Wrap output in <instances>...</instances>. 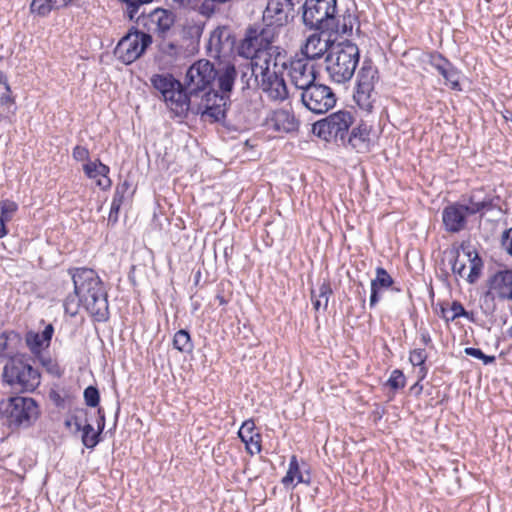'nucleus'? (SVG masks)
Returning <instances> with one entry per match:
<instances>
[{"mask_svg":"<svg viewBox=\"0 0 512 512\" xmlns=\"http://www.w3.org/2000/svg\"><path fill=\"white\" fill-rule=\"evenodd\" d=\"M333 289L329 278H324L318 287V297L323 302V311L326 312L328 309V303L330 297L333 295Z\"/></svg>","mask_w":512,"mask_h":512,"instance_id":"45","label":"nucleus"},{"mask_svg":"<svg viewBox=\"0 0 512 512\" xmlns=\"http://www.w3.org/2000/svg\"><path fill=\"white\" fill-rule=\"evenodd\" d=\"M149 19L156 25L155 33L157 37H164L168 36L173 27L176 15L171 10L156 8L149 14Z\"/></svg>","mask_w":512,"mask_h":512,"instance_id":"28","label":"nucleus"},{"mask_svg":"<svg viewBox=\"0 0 512 512\" xmlns=\"http://www.w3.org/2000/svg\"><path fill=\"white\" fill-rule=\"evenodd\" d=\"M54 10H57V5L53 0H32L30 3V12L42 18L47 17Z\"/></svg>","mask_w":512,"mask_h":512,"instance_id":"39","label":"nucleus"},{"mask_svg":"<svg viewBox=\"0 0 512 512\" xmlns=\"http://www.w3.org/2000/svg\"><path fill=\"white\" fill-rule=\"evenodd\" d=\"M172 346L182 354L190 355L194 351V343L188 329H179L173 336Z\"/></svg>","mask_w":512,"mask_h":512,"instance_id":"34","label":"nucleus"},{"mask_svg":"<svg viewBox=\"0 0 512 512\" xmlns=\"http://www.w3.org/2000/svg\"><path fill=\"white\" fill-rule=\"evenodd\" d=\"M216 3H218V0H204L199 6L200 14L206 17L213 15L217 10Z\"/></svg>","mask_w":512,"mask_h":512,"instance_id":"53","label":"nucleus"},{"mask_svg":"<svg viewBox=\"0 0 512 512\" xmlns=\"http://www.w3.org/2000/svg\"><path fill=\"white\" fill-rule=\"evenodd\" d=\"M355 22H358L357 16H355V15L351 14L349 11H347L342 16V21H340L337 18V27L333 28L331 30H328V32H336V33L342 34V35H351Z\"/></svg>","mask_w":512,"mask_h":512,"instance_id":"38","label":"nucleus"},{"mask_svg":"<svg viewBox=\"0 0 512 512\" xmlns=\"http://www.w3.org/2000/svg\"><path fill=\"white\" fill-rule=\"evenodd\" d=\"M442 226L447 233L457 234L465 230L468 226V219L474 216V213L467 202L461 201L449 202L442 209Z\"/></svg>","mask_w":512,"mask_h":512,"instance_id":"16","label":"nucleus"},{"mask_svg":"<svg viewBox=\"0 0 512 512\" xmlns=\"http://www.w3.org/2000/svg\"><path fill=\"white\" fill-rule=\"evenodd\" d=\"M501 247L512 257V227L503 231L501 235Z\"/></svg>","mask_w":512,"mask_h":512,"instance_id":"52","label":"nucleus"},{"mask_svg":"<svg viewBox=\"0 0 512 512\" xmlns=\"http://www.w3.org/2000/svg\"><path fill=\"white\" fill-rule=\"evenodd\" d=\"M372 132V125L361 120L357 125L347 131L345 140L342 141L341 145L346 148H351L358 153L369 152L373 146V140L371 138Z\"/></svg>","mask_w":512,"mask_h":512,"instance_id":"18","label":"nucleus"},{"mask_svg":"<svg viewBox=\"0 0 512 512\" xmlns=\"http://www.w3.org/2000/svg\"><path fill=\"white\" fill-rule=\"evenodd\" d=\"M53 334L54 326L52 324L46 325L41 333L28 331L25 335V342L30 352L35 357L42 355L43 348L50 346Z\"/></svg>","mask_w":512,"mask_h":512,"instance_id":"25","label":"nucleus"},{"mask_svg":"<svg viewBox=\"0 0 512 512\" xmlns=\"http://www.w3.org/2000/svg\"><path fill=\"white\" fill-rule=\"evenodd\" d=\"M20 341L21 336L18 332L14 330H5L0 334V357L6 358L8 360V356H12L13 354L6 353L8 349L9 341Z\"/></svg>","mask_w":512,"mask_h":512,"instance_id":"43","label":"nucleus"},{"mask_svg":"<svg viewBox=\"0 0 512 512\" xmlns=\"http://www.w3.org/2000/svg\"><path fill=\"white\" fill-rule=\"evenodd\" d=\"M293 5L292 0H268L263 21L284 27L289 21V12Z\"/></svg>","mask_w":512,"mask_h":512,"instance_id":"22","label":"nucleus"},{"mask_svg":"<svg viewBox=\"0 0 512 512\" xmlns=\"http://www.w3.org/2000/svg\"><path fill=\"white\" fill-rule=\"evenodd\" d=\"M450 311L452 312L450 320L454 321L457 318H466L470 321L474 320L473 312L467 311L460 301L454 300L451 303Z\"/></svg>","mask_w":512,"mask_h":512,"instance_id":"47","label":"nucleus"},{"mask_svg":"<svg viewBox=\"0 0 512 512\" xmlns=\"http://www.w3.org/2000/svg\"><path fill=\"white\" fill-rule=\"evenodd\" d=\"M484 293V303L499 301L512 302V268L503 267L489 275Z\"/></svg>","mask_w":512,"mask_h":512,"instance_id":"14","label":"nucleus"},{"mask_svg":"<svg viewBox=\"0 0 512 512\" xmlns=\"http://www.w3.org/2000/svg\"><path fill=\"white\" fill-rule=\"evenodd\" d=\"M462 199L469 204L474 215H479L481 218L492 211L504 213L502 208L504 201L495 186L474 188L468 194L462 195Z\"/></svg>","mask_w":512,"mask_h":512,"instance_id":"11","label":"nucleus"},{"mask_svg":"<svg viewBox=\"0 0 512 512\" xmlns=\"http://www.w3.org/2000/svg\"><path fill=\"white\" fill-rule=\"evenodd\" d=\"M427 58V63L430 66H432L436 71L450 62V60L447 57H445L442 53L438 51H431L427 53Z\"/></svg>","mask_w":512,"mask_h":512,"instance_id":"49","label":"nucleus"},{"mask_svg":"<svg viewBox=\"0 0 512 512\" xmlns=\"http://www.w3.org/2000/svg\"><path fill=\"white\" fill-rule=\"evenodd\" d=\"M97 167H98V159H96L95 161L88 160L83 165L84 174L89 179H95L97 176H100V174H98V168Z\"/></svg>","mask_w":512,"mask_h":512,"instance_id":"57","label":"nucleus"},{"mask_svg":"<svg viewBox=\"0 0 512 512\" xmlns=\"http://www.w3.org/2000/svg\"><path fill=\"white\" fill-rule=\"evenodd\" d=\"M420 340L424 346H429L432 343L431 336L427 330L421 331Z\"/></svg>","mask_w":512,"mask_h":512,"instance_id":"63","label":"nucleus"},{"mask_svg":"<svg viewBox=\"0 0 512 512\" xmlns=\"http://www.w3.org/2000/svg\"><path fill=\"white\" fill-rule=\"evenodd\" d=\"M40 413L38 402L31 397L17 394L0 401V415L12 431L32 427Z\"/></svg>","mask_w":512,"mask_h":512,"instance_id":"4","label":"nucleus"},{"mask_svg":"<svg viewBox=\"0 0 512 512\" xmlns=\"http://www.w3.org/2000/svg\"><path fill=\"white\" fill-rule=\"evenodd\" d=\"M67 273L74 290L64 299L65 313L75 317L83 307L93 321L107 322L110 318L108 291L98 273L88 267H70Z\"/></svg>","mask_w":512,"mask_h":512,"instance_id":"1","label":"nucleus"},{"mask_svg":"<svg viewBox=\"0 0 512 512\" xmlns=\"http://www.w3.org/2000/svg\"><path fill=\"white\" fill-rule=\"evenodd\" d=\"M329 39H321V35H311L308 37L305 47L303 49L304 59L308 61L316 60L321 58L325 53L328 54L330 48Z\"/></svg>","mask_w":512,"mask_h":512,"instance_id":"29","label":"nucleus"},{"mask_svg":"<svg viewBox=\"0 0 512 512\" xmlns=\"http://www.w3.org/2000/svg\"><path fill=\"white\" fill-rule=\"evenodd\" d=\"M427 358H428V355H427L425 349L418 348V349H414L410 352L409 362L413 366L423 365V364H426Z\"/></svg>","mask_w":512,"mask_h":512,"instance_id":"51","label":"nucleus"},{"mask_svg":"<svg viewBox=\"0 0 512 512\" xmlns=\"http://www.w3.org/2000/svg\"><path fill=\"white\" fill-rule=\"evenodd\" d=\"M464 353L467 356L481 360L485 365L492 364L496 361V357L494 355H486L480 348L466 347L464 349Z\"/></svg>","mask_w":512,"mask_h":512,"instance_id":"48","label":"nucleus"},{"mask_svg":"<svg viewBox=\"0 0 512 512\" xmlns=\"http://www.w3.org/2000/svg\"><path fill=\"white\" fill-rule=\"evenodd\" d=\"M354 121L350 111L338 110L313 123L312 133L326 142L334 141L341 145Z\"/></svg>","mask_w":512,"mask_h":512,"instance_id":"8","label":"nucleus"},{"mask_svg":"<svg viewBox=\"0 0 512 512\" xmlns=\"http://www.w3.org/2000/svg\"><path fill=\"white\" fill-rule=\"evenodd\" d=\"M281 28V26L269 22H264L263 25L258 24V31L261 36L260 42L264 45L265 51L276 47L273 44L279 37Z\"/></svg>","mask_w":512,"mask_h":512,"instance_id":"35","label":"nucleus"},{"mask_svg":"<svg viewBox=\"0 0 512 512\" xmlns=\"http://www.w3.org/2000/svg\"><path fill=\"white\" fill-rule=\"evenodd\" d=\"M96 184L102 190H108V189H110V187L112 185V180L110 179V177H107V178H104L103 180L102 179L97 180Z\"/></svg>","mask_w":512,"mask_h":512,"instance_id":"62","label":"nucleus"},{"mask_svg":"<svg viewBox=\"0 0 512 512\" xmlns=\"http://www.w3.org/2000/svg\"><path fill=\"white\" fill-rule=\"evenodd\" d=\"M4 385L16 394L33 393L41 384V373L32 365V358L25 353L8 356L1 375Z\"/></svg>","mask_w":512,"mask_h":512,"instance_id":"2","label":"nucleus"},{"mask_svg":"<svg viewBox=\"0 0 512 512\" xmlns=\"http://www.w3.org/2000/svg\"><path fill=\"white\" fill-rule=\"evenodd\" d=\"M378 70L371 61H364L357 74L353 98L361 110L372 112L377 93L375 82L378 80Z\"/></svg>","mask_w":512,"mask_h":512,"instance_id":"10","label":"nucleus"},{"mask_svg":"<svg viewBox=\"0 0 512 512\" xmlns=\"http://www.w3.org/2000/svg\"><path fill=\"white\" fill-rule=\"evenodd\" d=\"M422 381L417 380L414 385L410 387V392L414 393L416 396L420 395L423 391Z\"/></svg>","mask_w":512,"mask_h":512,"instance_id":"64","label":"nucleus"},{"mask_svg":"<svg viewBox=\"0 0 512 512\" xmlns=\"http://www.w3.org/2000/svg\"><path fill=\"white\" fill-rule=\"evenodd\" d=\"M122 204L112 202L110 207V212L107 219V225L110 227H114L118 223L119 212Z\"/></svg>","mask_w":512,"mask_h":512,"instance_id":"55","label":"nucleus"},{"mask_svg":"<svg viewBox=\"0 0 512 512\" xmlns=\"http://www.w3.org/2000/svg\"><path fill=\"white\" fill-rule=\"evenodd\" d=\"M157 38V48L161 57H167L168 62L176 61L182 54L183 47L175 40L168 39V36Z\"/></svg>","mask_w":512,"mask_h":512,"instance_id":"32","label":"nucleus"},{"mask_svg":"<svg viewBox=\"0 0 512 512\" xmlns=\"http://www.w3.org/2000/svg\"><path fill=\"white\" fill-rule=\"evenodd\" d=\"M130 186L131 184L128 180L118 183L113 194L112 202L123 204L125 194L129 190Z\"/></svg>","mask_w":512,"mask_h":512,"instance_id":"50","label":"nucleus"},{"mask_svg":"<svg viewBox=\"0 0 512 512\" xmlns=\"http://www.w3.org/2000/svg\"><path fill=\"white\" fill-rule=\"evenodd\" d=\"M237 434L239 439L245 444V448L248 454L255 455L261 452L262 437L261 434L256 431V426L253 419L245 420Z\"/></svg>","mask_w":512,"mask_h":512,"instance_id":"23","label":"nucleus"},{"mask_svg":"<svg viewBox=\"0 0 512 512\" xmlns=\"http://www.w3.org/2000/svg\"><path fill=\"white\" fill-rule=\"evenodd\" d=\"M390 389L393 391H398L405 387L406 385V377L402 370L400 369H394L388 380L386 381V384Z\"/></svg>","mask_w":512,"mask_h":512,"instance_id":"44","label":"nucleus"},{"mask_svg":"<svg viewBox=\"0 0 512 512\" xmlns=\"http://www.w3.org/2000/svg\"><path fill=\"white\" fill-rule=\"evenodd\" d=\"M299 475H303V471L298 462L297 456L292 455L286 475L282 478L281 482L285 487H288L289 485H293V487H295V484L293 483L295 479H297V483H299Z\"/></svg>","mask_w":512,"mask_h":512,"instance_id":"37","label":"nucleus"},{"mask_svg":"<svg viewBox=\"0 0 512 512\" xmlns=\"http://www.w3.org/2000/svg\"><path fill=\"white\" fill-rule=\"evenodd\" d=\"M303 24L321 34L337 27V0H304Z\"/></svg>","mask_w":512,"mask_h":512,"instance_id":"7","label":"nucleus"},{"mask_svg":"<svg viewBox=\"0 0 512 512\" xmlns=\"http://www.w3.org/2000/svg\"><path fill=\"white\" fill-rule=\"evenodd\" d=\"M152 42L151 34L131 27L116 45L114 55L123 64L129 65L140 58Z\"/></svg>","mask_w":512,"mask_h":512,"instance_id":"9","label":"nucleus"},{"mask_svg":"<svg viewBox=\"0 0 512 512\" xmlns=\"http://www.w3.org/2000/svg\"><path fill=\"white\" fill-rule=\"evenodd\" d=\"M202 103L198 104L196 114L202 118L209 117L211 123L226 126L227 111L231 104L230 96L220 94L216 89H210L201 96Z\"/></svg>","mask_w":512,"mask_h":512,"instance_id":"13","label":"nucleus"},{"mask_svg":"<svg viewBox=\"0 0 512 512\" xmlns=\"http://www.w3.org/2000/svg\"><path fill=\"white\" fill-rule=\"evenodd\" d=\"M49 399L54 403V405L58 408H63L65 406V399L61 396V394L54 389L49 391Z\"/></svg>","mask_w":512,"mask_h":512,"instance_id":"59","label":"nucleus"},{"mask_svg":"<svg viewBox=\"0 0 512 512\" xmlns=\"http://www.w3.org/2000/svg\"><path fill=\"white\" fill-rule=\"evenodd\" d=\"M262 57L263 64L260 65V71L262 67H267L269 71L283 73L288 68L287 52L280 46L266 50Z\"/></svg>","mask_w":512,"mask_h":512,"instance_id":"27","label":"nucleus"},{"mask_svg":"<svg viewBox=\"0 0 512 512\" xmlns=\"http://www.w3.org/2000/svg\"><path fill=\"white\" fill-rule=\"evenodd\" d=\"M97 167H98V159H96L95 161L88 160L83 165L84 174L89 179H95L97 176H100V174H98V168Z\"/></svg>","mask_w":512,"mask_h":512,"instance_id":"56","label":"nucleus"},{"mask_svg":"<svg viewBox=\"0 0 512 512\" xmlns=\"http://www.w3.org/2000/svg\"><path fill=\"white\" fill-rule=\"evenodd\" d=\"M437 72L445 79L452 90L462 91L460 83L461 71L450 61L442 66Z\"/></svg>","mask_w":512,"mask_h":512,"instance_id":"36","label":"nucleus"},{"mask_svg":"<svg viewBox=\"0 0 512 512\" xmlns=\"http://www.w3.org/2000/svg\"><path fill=\"white\" fill-rule=\"evenodd\" d=\"M98 174L102 176L103 178L109 177L110 173V167L104 163L101 162V160L98 158Z\"/></svg>","mask_w":512,"mask_h":512,"instance_id":"60","label":"nucleus"},{"mask_svg":"<svg viewBox=\"0 0 512 512\" xmlns=\"http://www.w3.org/2000/svg\"><path fill=\"white\" fill-rule=\"evenodd\" d=\"M416 367L418 368V370H417V378L418 379L417 380L423 381L428 374V368H427L426 364L418 365Z\"/></svg>","mask_w":512,"mask_h":512,"instance_id":"61","label":"nucleus"},{"mask_svg":"<svg viewBox=\"0 0 512 512\" xmlns=\"http://www.w3.org/2000/svg\"><path fill=\"white\" fill-rule=\"evenodd\" d=\"M301 101L311 112L325 114L336 105L337 98L329 86L315 82L301 91Z\"/></svg>","mask_w":512,"mask_h":512,"instance_id":"12","label":"nucleus"},{"mask_svg":"<svg viewBox=\"0 0 512 512\" xmlns=\"http://www.w3.org/2000/svg\"><path fill=\"white\" fill-rule=\"evenodd\" d=\"M376 277L371 281L370 289V300L369 305L374 308L381 299L380 291L389 289L394 284V279L387 272V270L381 266H378L375 270Z\"/></svg>","mask_w":512,"mask_h":512,"instance_id":"26","label":"nucleus"},{"mask_svg":"<svg viewBox=\"0 0 512 512\" xmlns=\"http://www.w3.org/2000/svg\"><path fill=\"white\" fill-rule=\"evenodd\" d=\"M83 397L85 404L88 407L96 408L99 407L100 403V392L96 386L89 385L84 389Z\"/></svg>","mask_w":512,"mask_h":512,"instance_id":"46","label":"nucleus"},{"mask_svg":"<svg viewBox=\"0 0 512 512\" xmlns=\"http://www.w3.org/2000/svg\"><path fill=\"white\" fill-rule=\"evenodd\" d=\"M289 74L295 87L301 91L315 83L318 77L314 64L307 59L292 61Z\"/></svg>","mask_w":512,"mask_h":512,"instance_id":"20","label":"nucleus"},{"mask_svg":"<svg viewBox=\"0 0 512 512\" xmlns=\"http://www.w3.org/2000/svg\"><path fill=\"white\" fill-rule=\"evenodd\" d=\"M72 157L75 161H88L90 160V152L87 147L76 145L72 151Z\"/></svg>","mask_w":512,"mask_h":512,"instance_id":"54","label":"nucleus"},{"mask_svg":"<svg viewBox=\"0 0 512 512\" xmlns=\"http://www.w3.org/2000/svg\"><path fill=\"white\" fill-rule=\"evenodd\" d=\"M13 105H15V98L12 96L8 77L4 71L0 70V118L9 112Z\"/></svg>","mask_w":512,"mask_h":512,"instance_id":"33","label":"nucleus"},{"mask_svg":"<svg viewBox=\"0 0 512 512\" xmlns=\"http://www.w3.org/2000/svg\"><path fill=\"white\" fill-rule=\"evenodd\" d=\"M268 124L276 132L292 133L298 131L300 121L295 117L292 111L278 109L273 112Z\"/></svg>","mask_w":512,"mask_h":512,"instance_id":"24","label":"nucleus"},{"mask_svg":"<svg viewBox=\"0 0 512 512\" xmlns=\"http://www.w3.org/2000/svg\"><path fill=\"white\" fill-rule=\"evenodd\" d=\"M260 37L258 24L249 25L245 30L244 38L237 46V54L245 59H262L265 47L260 42Z\"/></svg>","mask_w":512,"mask_h":512,"instance_id":"19","label":"nucleus"},{"mask_svg":"<svg viewBox=\"0 0 512 512\" xmlns=\"http://www.w3.org/2000/svg\"><path fill=\"white\" fill-rule=\"evenodd\" d=\"M236 77L237 70L235 65L232 63L226 64L221 71L218 70L216 80L218 83L219 93L230 96L234 89Z\"/></svg>","mask_w":512,"mask_h":512,"instance_id":"30","label":"nucleus"},{"mask_svg":"<svg viewBox=\"0 0 512 512\" xmlns=\"http://www.w3.org/2000/svg\"><path fill=\"white\" fill-rule=\"evenodd\" d=\"M45 371L53 377L61 378L64 374V370L60 367L55 359L50 356L40 355L36 357Z\"/></svg>","mask_w":512,"mask_h":512,"instance_id":"41","label":"nucleus"},{"mask_svg":"<svg viewBox=\"0 0 512 512\" xmlns=\"http://www.w3.org/2000/svg\"><path fill=\"white\" fill-rule=\"evenodd\" d=\"M325 61L330 78L336 83H345L355 73L360 61V50L348 39L338 43L331 42Z\"/></svg>","mask_w":512,"mask_h":512,"instance_id":"3","label":"nucleus"},{"mask_svg":"<svg viewBox=\"0 0 512 512\" xmlns=\"http://www.w3.org/2000/svg\"><path fill=\"white\" fill-rule=\"evenodd\" d=\"M218 76V70L215 65L206 59L194 62L186 71L183 87L185 93H182V103H188L191 106L192 97H199L214 89L213 85Z\"/></svg>","mask_w":512,"mask_h":512,"instance_id":"6","label":"nucleus"},{"mask_svg":"<svg viewBox=\"0 0 512 512\" xmlns=\"http://www.w3.org/2000/svg\"><path fill=\"white\" fill-rule=\"evenodd\" d=\"M204 31V23H193L183 27V38L189 39L191 45L198 46Z\"/></svg>","mask_w":512,"mask_h":512,"instance_id":"40","label":"nucleus"},{"mask_svg":"<svg viewBox=\"0 0 512 512\" xmlns=\"http://www.w3.org/2000/svg\"><path fill=\"white\" fill-rule=\"evenodd\" d=\"M18 211V204L10 199L0 201V222L7 224Z\"/></svg>","mask_w":512,"mask_h":512,"instance_id":"42","label":"nucleus"},{"mask_svg":"<svg viewBox=\"0 0 512 512\" xmlns=\"http://www.w3.org/2000/svg\"><path fill=\"white\" fill-rule=\"evenodd\" d=\"M75 420V430L74 433L82 432L81 435V442L84 447L87 449L93 450L101 441L102 437H99V434L96 433V430L94 427L88 423L87 421L85 424H82L81 419H74Z\"/></svg>","mask_w":512,"mask_h":512,"instance_id":"31","label":"nucleus"},{"mask_svg":"<svg viewBox=\"0 0 512 512\" xmlns=\"http://www.w3.org/2000/svg\"><path fill=\"white\" fill-rule=\"evenodd\" d=\"M236 36L229 26H217L211 33L206 45L207 55L214 59L227 57L234 52Z\"/></svg>","mask_w":512,"mask_h":512,"instance_id":"17","label":"nucleus"},{"mask_svg":"<svg viewBox=\"0 0 512 512\" xmlns=\"http://www.w3.org/2000/svg\"><path fill=\"white\" fill-rule=\"evenodd\" d=\"M152 87L157 90L165 102H170L176 108L189 111L188 103H182V93H185L183 83L171 73L154 74L150 78Z\"/></svg>","mask_w":512,"mask_h":512,"instance_id":"15","label":"nucleus"},{"mask_svg":"<svg viewBox=\"0 0 512 512\" xmlns=\"http://www.w3.org/2000/svg\"><path fill=\"white\" fill-rule=\"evenodd\" d=\"M97 430L96 433L99 434V437H102V433L105 429V423H106V417H105V411L102 407H98L97 409Z\"/></svg>","mask_w":512,"mask_h":512,"instance_id":"58","label":"nucleus"},{"mask_svg":"<svg viewBox=\"0 0 512 512\" xmlns=\"http://www.w3.org/2000/svg\"><path fill=\"white\" fill-rule=\"evenodd\" d=\"M260 74V88L264 92L269 93L275 100H284L287 98L288 90L283 78V73L269 71L267 67H262Z\"/></svg>","mask_w":512,"mask_h":512,"instance_id":"21","label":"nucleus"},{"mask_svg":"<svg viewBox=\"0 0 512 512\" xmlns=\"http://www.w3.org/2000/svg\"><path fill=\"white\" fill-rule=\"evenodd\" d=\"M449 257L451 270L455 276L465 278L469 284L476 283L482 275L484 262L479 252L468 241L444 252Z\"/></svg>","mask_w":512,"mask_h":512,"instance_id":"5","label":"nucleus"}]
</instances>
